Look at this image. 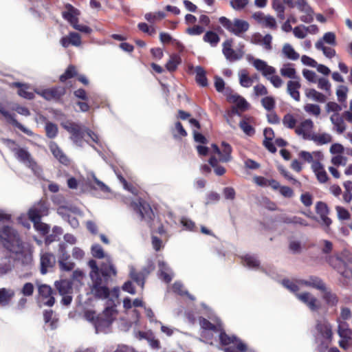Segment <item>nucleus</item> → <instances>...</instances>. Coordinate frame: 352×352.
Here are the masks:
<instances>
[{"label":"nucleus","instance_id":"obj_59","mask_svg":"<svg viewBox=\"0 0 352 352\" xmlns=\"http://www.w3.org/2000/svg\"><path fill=\"white\" fill-rule=\"evenodd\" d=\"M318 89L326 91L328 94H331V85L328 79L325 78H319L317 80Z\"/></svg>","mask_w":352,"mask_h":352},{"label":"nucleus","instance_id":"obj_23","mask_svg":"<svg viewBox=\"0 0 352 352\" xmlns=\"http://www.w3.org/2000/svg\"><path fill=\"white\" fill-rule=\"evenodd\" d=\"M86 184L90 188L94 190H100L103 192H110V188L104 184L102 181L99 180L94 173L87 174L86 179Z\"/></svg>","mask_w":352,"mask_h":352},{"label":"nucleus","instance_id":"obj_4","mask_svg":"<svg viewBox=\"0 0 352 352\" xmlns=\"http://www.w3.org/2000/svg\"><path fill=\"white\" fill-rule=\"evenodd\" d=\"M116 314V310L113 307H107L105 308L102 314L96 316L94 311L87 310L85 312V318L87 320L91 322L96 329V332L104 331L113 322Z\"/></svg>","mask_w":352,"mask_h":352},{"label":"nucleus","instance_id":"obj_52","mask_svg":"<svg viewBox=\"0 0 352 352\" xmlns=\"http://www.w3.org/2000/svg\"><path fill=\"white\" fill-rule=\"evenodd\" d=\"M45 322L50 329L53 330L57 327V320L53 318L52 311H46L43 314Z\"/></svg>","mask_w":352,"mask_h":352},{"label":"nucleus","instance_id":"obj_14","mask_svg":"<svg viewBox=\"0 0 352 352\" xmlns=\"http://www.w3.org/2000/svg\"><path fill=\"white\" fill-rule=\"evenodd\" d=\"M34 91L47 100H58L65 93V89L63 87L45 89H34Z\"/></svg>","mask_w":352,"mask_h":352},{"label":"nucleus","instance_id":"obj_13","mask_svg":"<svg viewBox=\"0 0 352 352\" xmlns=\"http://www.w3.org/2000/svg\"><path fill=\"white\" fill-rule=\"evenodd\" d=\"M252 18L263 28L275 30L278 28V25L275 18L269 14H265L263 12L258 11L252 14Z\"/></svg>","mask_w":352,"mask_h":352},{"label":"nucleus","instance_id":"obj_37","mask_svg":"<svg viewBox=\"0 0 352 352\" xmlns=\"http://www.w3.org/2000/svg\"><path fill=\"white\" fill-rule=\"evenodd\" d=\"M227 98L230 102L235 104L241 110H245L248 107V103L245 99L236 94H230Z\"/></svg>","mask_w":352,"mask_h":352},{"label":"nucleus","instance_id":"obj_46","mask_svg":"<svg viewBox=\"0 0 352 352\" xmlns=\"http://www.w3.org/2000/svg\"><path fill=\"white\" fill-rule=\"evenodd\" d=\"M239 83L243 87H250L254 82L253 78L249 76L247 70L242 69L239 72Z\"/></svg>","mask_w":352,"mask_h":352},{"label":"nucleus","instance_id":"obj_64","mask_svg":"<svg viewBox=\"0 0 352 352\" xmlns=\"http://www.w3.org/2000/svg\"><path fill=\"white\" fill-rule=\"evenodd\" d=\"M263 107L267 111H272L275 107V100L272 96H267L261 100Z\"/></svg>","mask_w":352,"mask_h":352},{"label":"nucleus","instance_id":"obj_60","mask_svg":"<svg viewBox=\"0 0 352 352\" xmlns=\"http://www.w3.org/2000/svg\"><path fill=\"white\" fill-rule=\"evenodd\" d=\"M304 110L309 114L318 117L321 112L319 105L315 104H307L304 106Z\"/></svg>","mask_w":352,"mask_h":352},{"label":"nucleus","instance_id":"obj_19","mask_svg":"<svg viewBox=\"0 0 352 352\" xmlns=\"http://www.w3.org/2000/svg\"><path fill=\"white\" fill-rule=\"evenodd\" d=\"M106 262H103L100 267L99 272L101 277L104 280L106 286H107V282L111 274L116 276L117 271L112 263V259L111 256H106Z\"/></svg>","mask_w":352,"mask_h":352},{"label":"nucleus","instance_id":"obj_63","mask_svg":"<svg viewBox=\"0 0 352 352\" xmlns=\"http://www.w3.org/2000/svg\"><path fill=\"white\" fill-rule=\"evenodd\" d=\"M46 135L50 138H54L58 133L57 126L52 122H47L45 125Z\"/></svg>","mask_w":352,"mask_h":352},{"label":"nucleus","instance_id":"obj_54","mask_svg":"<svg viewBox=\"0 0 352 352\" xmlns=\"http://www.w3.org/2000/svg\"><path fill=\"white\" fill-rule=\"evenodd\" d=\"M166 14L164 12H157L154 13H146L144 15V18L149 23H153L165 17Z\"/></svg>","mask_w":352,"mask_h":352},{"label":"nucleus","instance_id":"obj_31","mask_svg":"<svg viewBox=\"0 0 352 352\" xmlns=\"http://www.w3.org/2000/svg\"><path fill=\"white\" fill-rule=\"evenodd\" d=\"M160 278L166 283H170L173 276L174 273L169 266L163 261H158Z\"/></svg>","mask_w":352,"mask_h":352},{"label":"nucleus","instance_id":"obj_15","mask_svg":"<svg viewBox=\"0 0 352 352\" xmlns=\"http://www.w3.org/2000/svg\"><path fill=\"white\" fill-rule=\"evenodd\" d=\"M48 206L45 201L41 200L35 204L28 212V216L31 221L41 220L42 216L47 214Z\"/></svg>","mask_w":352,"mask_h":352},{"label":"nucleus","instance_id":"obj_35","mask_svg":"<svg viewBox=\"0 0 352 352\" xmlns=\"http://www.w3.org/2000/svg\"><path fill=\"white\" fill-rule=\"evenodd\" d=\"M299 283L302 284V286H309L320 291L325 290V285L322 280L316 276H311L307 280H300Z\"/></svg>","mask_w":352,"mask_h":352},{"label":"nucleus","instance_id":"obj_38","mask_svg":"<svg viewBox=\"0 0 352 352\" xmlns=\"http://www.w3.org/2000/svg\"><path fill=\"white\" fill-rule=\"evenodd\" d=\"M309 140L314 141L318 145L326 144L330 143L332 141L331 135L329 133H313L311 136H308Z\"/></svg>","mask_w":352,"mask_h":352},{"label":"nucleus","instance_id":"obj_3","mask_svg":"<svg viewBox=\"0 0 352 352\" xmlns=\"http://www.w3.org/2000/svg\"><path fill=\"white\" fill-rule=\"evenodd\" d=\"M63 126L71 133V139L72 141L79 146H82L83 140L90 144L89 140L85 139L86 136L96 144L101 145L98 135L82 124L75 122H67Z\"/></svg>","mask_w":352,"mask_h":352},{"label":"nucleus","instance_id":"obj_39","mask_svg":"<svg viewBox=\"0 0 352 352\" xmlns=\"http://www.w3.org/2000/svg\"><path fill=\"white\" fill-rule=\"evenodd\" d=\"M15 87H19L18 94L25 99L32 100L34 98V94L32 91H29L30 89L28 84H22L21 82H14L13 84Z\"/></svg>","mask_w":352,"mask_h":352},{"label":"nucleus","instance_id":"obj_49","mask_svg":"<svg viewBox=\"0 0 352 352\" xmlns=\"http://www.w3.org/2000/svg\"><path fill=\"white\" fill-rule=\"evenodd\" d=\"M283 285L287 288L291 292L295 294H298V292L300 289V287L302 286V284L299 283V280L293 281L289 279H285L282 281Z\"/></svg>","mask_w":352,"mask_h":352},{"label":"nucleus","instance_id":"obj_21","mask_svg":"<svg viewBox=\"0 0 352 352\" xmlns=\"http://www.w3.org/2000/svg\"><path fill=\"white\" fill-rule=\"evenodd\" d=\"M296 8L299 11L303 12L305 14L300 16V20L302 22L309 23L313 21L314 11L309 6L306 0H297L296 1Z\"/></svg>","mask_w":352,"mask_h":352},{"label":"nucleus","instance_id":"obj_29","mask_svg":"<svg viewBox=\"0 0 352 352\" xmlns=\"http://www.w3.org/2000/svg\"><path fill=\"white\" fill-rule=\"evenodd\" d=\"M60 43L63 47H68L69 45L79 47L81 45V38L79 34L72 32L66 36L63 37Z\"/></svg>","mask_w":352,"mask_h":352},{"label":"nucleus","instance_id":"obj_8","mask_svg":"<svg viewBox=\"0 0 352 352\" xmlns=\"http://www.w3.org/2000/svg\"><path fill=\"white\" fill-rule=\"evenodd\" d=\"M253 66L256 70L261 72L262 74L270 81L276 88H280L283 85V81L280 76L275 75L276 69L272 66L268 65L267 63L261 59H254L252 58Z\"/></svg>","mask_w":352,"mask_h":352},{"label":"nucleus","instance_id":"obj_55","mask_svg":"<svg viewBox=\"0 0 352 352\" xmlns=\"http://www.w3.org/2000/svg\"><path fill=\"white\" fill-rule=\"evenodd\" d=\"M91 252L93 256L97 258H105L106 256H109L104 254L103 248L99 244H94L91 246Z\"/></svg>","mask_w":352,"mask_h":352},{"label":"nucleus","instance_id":"obj_10","mask_svg":"<svg viewBox=\"0 0 352 352\" xmlns=\"http://www.w3.org/2000/svg\"><path fill=\"white\" fill-rule=\"evenodd\" d=\"M219 22L229 32H232L237 36H241L243 34L246 32L250 28L248 21L234 19L230 21L226 16H221L219 19Z\"/></svg>","mask_w":352,"mask_h":352},{"label":"nucleus","instance_id":"obj_58","mask_svg":"<svg viewBox=\"0 0 352 352\" xmlns=\"http://www.w3.org/2000/svg\"><path fill=\"white\" fill-rule=\"evenodd\" d=\"M56 287L61 295L67 294L72 289V287L67 280H61L56 283Z\"/></svg>","mask_w":352,"mask_h":352},{"label":"nucleus","instance_id":"obj_18","mask_svg":"<svg viewBox=\"0 0 352 352\" xmlns=\"http://www.w3.org/2000/svg\"><path fill=\"white\" fill-rule=\"evenodd\" d=\"M296 298L305 304L311 311H318L320 305L318 300L309 292H303L296 294Z\"/></svg>","mask_w":352,"mask_h":352},{"label":"nucleus","instance_id":"obj_47","mask_svg":"<svg viewBox=\"0 0 352 352\" xmlns=\"http://www.w3.org/2000/svg\"><path fill=\"white\" fill-rule=\"evenodd\" d=\"M204 42L208 43L211 47H216L220 41L219 35L213 31H208L203 36Z\"/></svg>","mask_w":352,"mask_h":352},{"label":"nucleus","instance_id":"obj_9","mask_svg":"<svg viewBox=\"0 0 352 352\" xmlns=\"http://www.w3.org/2000/svg\"><path fill=\"white\" fill-rule=\"evenodd\" d=\"M80 12L70 4L65 5V10L62 12L63 17L67 20L75 30L89 34L92 32V30L89 27L78 23V16Z\"/></svg>","mask_w":352,"mask_h":352},{"label":"nucleus","instance_id":"obj_25","mask_svg":"<svg viewBox=\"0 0 352 352\" xmlns=\"http://www.w3.org/2000/svg\"><path fill=\"white\" fill-rule=\"evenodd\" d=\"M232 41L230 40L226 41L223 44V54L226 58L230 60L234 61L240 60L243 55L242 51L236 52L232 49Z\"/></svg>","mask_w":352,"mask_h":352},{"label":"nucleus","instance_id":"obj_5","mask_svg":"<svg viewBox=\"0 0 352 352\" xmlns=\"http://www.w3.org/2000/svg\"><path fill=\"white\" fill-rule=\"evenodd\" d=\"M11 253L14 255L13 261L17 270L21 273L25 272L21 275L25 276L30 274L34 266L32 251L30 247L25 244Z\"/></svg>","mask_w":352,"mask_h":352},{"label":"nucleus","instance_id":"obj_2","mask_svg":"<svg viewBox=\"0 0 352 352\" xmlns=\"http://www.w3.org/2000/svg\"><path fill=\"white\" fill-rule=\"evenodd\" d=\"M88 265L91 269L89 276L91 278L90 291L96 298L106 299L109 296L110 291L100 274V268L95 260H90Z\"/></svg>","mask_w":352,"mask_h":352},{"label":"nucleus","instance_id":"obj_43","mask_svg":"<svg viewBox=\"0 0 352 352\" xmlns=\"http://www.w3.org/2000/svg\"><path fill=\"white\" fill-rule=\"evenodd\" d=\"M195 73L196 74L195 79L197 82L201 87L208 86V80L204 69L201 66H197L195 68Z\"/></svg>","mask_w":352,"mask_h":352},{"label":"nucleus","instance_id":"obj_50","mask_svg":"<svg viewBox=\"0 0 352 352\" xmlns=\"http://www.w3.org/2000/svg\"><path fill=\"white\" fill-rule=\"evenodd\" d=\"M315 46L317 50L322 51L323 54L327 58H331L336 56L335 50L331 47L324 46L323 41H318L316 43Z\"/></svg>","mask_w":352,"mask_h":352},{"label":"nucleus","instance_id":"obj_26","mask_svg":"<svg viewBox=\"0 0 352 352\" xmlns=\"http://www.w3.org/2000/svg\"><path fill=\"white\" fill-rule=\"evenodd\" d=\"M316 328L324 339L331 340L332 336L331 327L325 318H322L317 320Z\"/></svg>","mask_w":352,"mask_h":352},{"label":"nucleus","instance_id":"obj_56","mask_svg":"<svg viewBox=\"0 0 352 352\" xmlns=\"http://www.w3.org/2000/svg\"><path fill=\"white\" fill-rule=\"evenodd\" d=\"M323 292V298L329 306H334L338 303V300L335 294L326 289Z\"/></svg>","mask_w":352,"mask_h":352},{"label":"nucleus","instance_id":"obj_1","mask_svg":"<svg viewBox=\"0 0 352 352\" xmlns=\"http://www.w3.org/2000/svg\"><path fill=\"white\" fill-rule=\"evenodd\" d=\"M320 247L322 253L327 255L328 263L344 278L343 284L352 281V255L348 251H343L340 254L328 256L333 250V243L328 240H322Z\"/></svg>","mask_w":352,"mask_h":352},{"label":"nucleus","instance_id":"obj_61","mask_svg":"<svg viewBox=\"0 0 352 352\" xmlns=\"http://www.w3.org/2000/svg\"><path fill=\"white\" fill-rule=\"evenodd\" d=\"M297 123L296 119L292 114H286L283 119V124L289 129H294Z\"/></svg>","mask_w":352,"mask_h":352},{"label":"nucleus","instance_id":"obj_44","mask_svg":"<svg viewBox=\"0 0 352 352\" xmlns=\"http://www.w3.org/2000/svg\"><path fill=\"white\" fill-rule=\"evenodd\" d=\"M222 150L221 154H219V160L223 162H228L231 160L232 148L230 144L223 142L221 144Z\"/></svg>","mask_w":352,"mask_h":352},{"label":"nucleus","instance_id":"obj_48","mask_svg":"<svg viewBox=\"0 0 352 352\" xmlns=\"http://www.w3.org/2000/svg\"><path fill=\"white\" fill-rule=\"evenodd\" d=\"M199 324L202 329H209L213 330L214 331H221V324L219 320H217V324H214L209 322L208 320L200 318Z\"/></svg>","mask_w":352,"mask_h":352},{"label":"nucleus","instance_id":"obj_20","mask_svg":"<svg viewBox=\"0 0 352 352\" xmlns=\"http://www.w3.org/2000/svg\"><path fill=\"white\" fill-rule=\"evenodd\" d=\"M56 258L49 252H41L40 255L41 273L47 274L55 265Z\"/></svg>","mask_w":352,"mask_h":352},{"label":"nucleus","instance_id":"obj_36","mask_svg":"<svg viewBox=\"0 0 352 352\" xmlns=\"http://www.w3.org/2000/svg\"><path fill=\"white\" fill-rule=\"evenodd\" d=\"M280 73L283 77H286L294 80H299V77L296 74V70L292 63H285L280 68Z\"/></svg>","mask_w":352,"mask_h":352},{"label":"nucleus","instance_id":"obj_12","mask_svg":"<svg viewBox=\"0 0 352 352\" xmlns=\"http://www.w3.org/2000/svg\"><path fill=\"white\" fill-rule=\"evenodd\" d=\"M219 334V340L221 344L228 345L230 344H234L236 346V349L234 348L236 352H248V351H253L248 348V346L241 340H238L234 336H229L226 332L223 331L221 329ZM234 349V347L230 346Z\"/></svg>","mask_w":352,"mask_h":352},{"label":"nucleus","instance_id":"obj_6","mask_svg":"<svg viewBox=\"0 0 352 352\" xmlns=\"http://www.w3.org/2000/svg\"><path fill=\"white\" fill-rule=\"evenodd\" d=\"M5 142L19 162L29 167L37 177L41 176V168L34 161L31 154L26 148L18 146L15 142L11 140H6Z\"/></svg>","mask_w":352,"mask_h":352},{"label":"nucleus","instance_id":"obj_42","mask_svg":"<svg viewBox=\"0 0 352 352\" xmlns=\"http://www.w3.org/2000/svg\"><path fill=\"white\" fill-rule=\"evenodd\" d=\"M283 54L289 60H296L299 58L300 55L295 51L294 47L289 43H285L282 48Z\"/></svg>","mask_w":352,"mask_h":352},{"label":"nucleus","instance_id":"obj_17","mask_svg":"<svg viewBox=\"0 0 352 352\" xmlns=\"http://www.w3.org/2000/svg\"><path fill=\"white\" fill-rule=\"evenodd\" d=\"M316 212L320 215L324 230L325 232H329V226L332 221L331 219L327 217L329 212L327 205L322 201L317 202L316 205Z\"/></svg>","mask_w":352,"mask_h":352},{"label":"nucleus","instance_id":"obj_51","mask_svg":"<svg viewBox=\"0 0 352 352\" xmlns=\"http://www.w3.org/2000/svg\"><path fill=\"white\" fill-rule=\"evenodd\" d=\"M243 264L250 269H257L260 262L255 256L246 255L243 258Z\"/></svg>","mask_w":352,"mask_h":352},{"label":"nucleus","instance_id":"obj_30","mask_svg":"<svg viewBox=\"0 0 352 352\" xmlns=\"http://www.w3.org/2000/svg\"><path fill=\"white\" fill-rule=\"evenodd\" d=\"M314 127V122L310 119H307L302 121L295 129V132L298 135H302L303 139L309 140V138L308 136H311V134L309 133V131Z\"/></svg>","mask_w":352,"mask_h":352},{"label":"nucleus","instance_id":"obj_24","mask_svg":"<svg viewBox=\"0 0 352 352\" xmlns=\"http://www.w3.org/2000/svg\"><path fill=\"white\" fill-rule=\"evenodd\" d=\"M338 335L341 338L339 341L340 347L346 349L352 342V330L345 328L344 325L340 324L338 330Z\"/></svg>","mask_w":352,"mask_h":352},{"label":"nucleus","instance_id":"obj_28","mask_svg":"<svg viewBox=\"0 0 352 352\" xmlns=\"http://www.w3.org/2000/svg\"><path fill=\"white\" fill-rule=\"evenodd\" d=\"M49 148L54 157L61 164L69 165L70 160L64 152L59 148L56 143L51 142Z\"/></svg>","mask_w":352,"mask_h":352},{"label":"nucleus","instance_id":"obj_45","mask_svg":"<svg viewBox=\"0 0 352 352\" xmlns=\"http://www.w3.org/2000/svg\"><path fill=\"white\" fill-rule=\"evenodd\" d=\"M330 120L332 124L335 126L338 133H342L345 131L346 127L344 120L338 113L333 114L331 116Z\"/></svg>","mask_w":352,"mask_h":352},{"label":"nucleus","instance_id":"obj_16","mask_svg":"<svg viewBox=\"0 0 352 352\" xmlns=\"http://www.w3.org/2000/svg\"><path fill=\"white\" fill-rule=\"evenodd\" d=\"M132 206L134 210L139 214L142 220L148 221L151 219L153 212L149 204L142 199H139L138 202H133Z\"/></svg>","mask_w":352,"mask_h":352},{"label":"nucleus","instance_id":"obj_11","mask_svg":"<svg viewBox=\"0 0 352 352\" xmlns=\"http://www.w3.org/2000/svg\"><path fill=\"white\" fill-rule=\"evenodd\" d=\"M129 276L130 278L142 289L144 288V280L146 277L154 270V265L151 262L144 267L140 272H137L134 266L129 265Z\"/></svg>","mask_w":352,"mask_h":352},{"label":"nucleus","instance_id":"obj_34","mask_svg":"<svg viewBox=\"0 0 352 352\" xmlns=\"http://www.w3.org/2000/svg\"><path fill=\"white\" fill-rule=\"evenodd\" d=\"M300 88V83L298 80H289L287 84V91L290 96L296 101H299L300 96L298 89Z\"/></svg>","mask_w":352,"mask_h":352},{"label":"nucleus","instance_id":"obj_41","mask_svg":"<svg viewBox=\"0 0 352 352\" xmlns=\"http://www.w3.org/2000/svg\"><path fill=\"white\" fill-rule=\"evenodd\" d=\"M14 267L13 258L4 257L0 259V275H4L10 272Z\"/></svg>","mask_w":352,"mask_h":352},{"label":"nucleus","instance_id":"obj_22","mask_svg":"<svg viewBox=\"0 0 352 352\" xmlns=\"http://www.w3.org/2000/svg\"><path fill=\"white\" fill-rule=\"evenodd\" d=\"M0 113L5 117L8 122L12 124L14 126L18 128L24 133L29 136H32L33 135V132L28 129L27 127L22 125L19 123L14 118V114L10 113L8 111H7L3 106L2 104L0 103Z\"/></svg>","mask_w":352,"mask_h":352},{"label":"nucleus","instance_id":"obj_7","mask_svg":"<svg viewBox=\"0 0 352 352\" xmlns=\"http://www.w3.org/2000/svg\"><path fill=\"white\" fill-rule=\"evenodd\" d=\"M0 244L10 252L25 245L19 232L12 227L4 226L0 230Z\"/></svg>","mask_w":352,"mask_h":352},{"label":"nucleus","instance_id":"obj_32","mask_svg":"<svg viewBox=\"0 0 352 352\" xmlns=\"http://www.w3.org/2000/svg\"><path fill=\"white\" fill-rule=\"evenodd\" d=\"M57 213L65 221H67L72 228H76L78 226L79 223L78 219L75 217L71 215L69 213H67V208L63 206H60L57 208Z\"/></svg>","mask_w":352,"mask_h":352},{"label":"nucleus","instance_id":"obj_62","mask_svg":"<svg viewBox=\"0 0 352 352\" xmlns=\"http://www.w3.org/2000/svg\"><path fill=\"white\" fill-rule=\"evenodd\" d=\"M76 75V67L73 65H69L66 69L65 72L60 76V80L65 82L67 79L71 78Z\"/></svg>","mask_w":352,"mask_h":352},{"label":"nucleus","instance_id":"obj_40","mask_svg":"<svg viewBox=\"0 0 352 352\" xmlns=\"http://www.w3.org/2000/svg\"><path fill=\"white\" fill-rule=\"evenodd\" d=\"M305 96L313 101L324 103L327 101V97L324 94L316 91L314 89H307L305 90Z\"/></svg>","mask_w":352,"mask_h":352},{"label":"nucleus","instance_id":"obj_57","mask_svg":"<svg viewBox=\"0 0 352 352\" xmlns=\"http://www.w3.org/2000/svg\"><path fill=\"white\" fill-rule=\"evenodd\" d=\"M179 63L180 57L178 55L174 54L170 57L169 60L166 65V67L168 71L173 72L176 69Z\"/></svg>","mask_w":352,"mask_h":352},{"label":"nucleus","instance_id":"obj_33","mask_svg":"<svg viewBox=\"0 0 352 352\" xmlns=\"http://www.w3.org/2000/svg\"><path fill=\"white\" fill-rule=\"evenodd\" d=\"M311 168L320 183L327 182L328 176L320 162L318 161L314 162L311 164Z\"/></svg>","mask_w":352,"mask_h":352},{"label":"nucleus","instance_id":"obj_53","mask_svg":"<svg viewBox=\"0 0 352 352\" xmlns=\"http://www.w3.org/2000/svg\"><path fill=\"white\" fill-rule=\"evenodd\" d=\"M14 295V292L12 289H0V304H7Z\"/></svg>","mask_w":352,"mask_h":352},{"label":"nucleus","instance_id":"obj_27","mask_svg":"<svg viewBox=\"0 0 352 352\" xmlns=\"http://www.w3.org/2000/svg\"><path fill=\"white\" fill-rule=\"evenodd\" d=\"M38 294L43 298V303L49 307L54 304V298L52 296V289L47 285H39L38 286Z\"/></svg>","mask_w":352,"mask_h":352}]
</instances>
